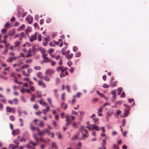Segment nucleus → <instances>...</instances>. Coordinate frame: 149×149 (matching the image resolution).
I'll list each match as a JSON object with an SVG mask.
<instances>
[{"label":"nucleus","mask_w":149,"mask_h":149,"mask_svg":"<svg viewBox=\"0 0 149 149\" xmlns=\"http://www.w3.org/2000/svg\"><path fill=\"white\" fill-rule=\"evenodd\" d=\"M80 130L82 132V136L81 139L82 140L85 139L87 137H88V132L87 130L85 129L83 127H81L80 128Z\"/></svg>","instance_id":"1"},{"label":"nucleus","mask_w":149,"mask_h":149,"mask_svg":"<svg viewBox=\"0 0 149 149\" xmlns=\"http://www.w3.org/2000/svg\"><path fill=\"white\" fill-rule=\"evenodd\" d=\"M65 118V121L66 122V125L68 126L72 122V120H74L75 118V117L74 116H72L71 115L67 114Z\"/></svg>","instance_id":"2"},{"label":"nucleus","mask_w":149,"mask_h":149,"mask_svg":"<svg viewBox=\"0 0 149 149\" xmlns=\"http://www.w3.org/2000/svg\"><path fill=\"white\" fill-rule=\"evenodd\" d=\"M6 112L8 113H14L16 111L15 109V108L10 107L8 106L6 107Z\"/></svg>","instance_id":"3"},{"label":"nucleus","mask_w":149,"mask_h":149,"mask_svg":"<svg viewBox=\"0 0 149 149\" xmlns=\"http://www.w3.org/2000/svg\"><path fill=\"white\" fill-rule=\"evenodd\" d=\"M47 55L45 53L42 54V57L44 60L42 62L47 63L50 61L51 60L47 57Z\"/></svg>","instance_id":"4"},{"label":"nucleus","mask_w":149,"mask_h":149,"mask_svg":"<svg viewBox=\"0 0 149 149\" xmlns=\"http://www.w3.org/2000/svg\"><path fill=\"white\" fill-rule=\"evenodd\" d=\"M54 71L52 69H48L46 70L45 74H46L51 75L54 74Z\"/></svg>","instance_id":"5"},{"label":"nucleus","mask_w":149,"mask_h":149,"mask_svg":"<svg viewBox=\"0 0 149 149\" xmlns=\"http://www.w3.org/2000/svg\"><path fill=\"white\" fill-rule=\"evenodd\" d=\"M26 20L28 23L31 24L32 22L33 18L31 16H27L26 18Z\"/></svg>","instance_id":"6"},{"label":"nucleus","mask_w":149,"mask_h":149,"mask_svg":"<svg viewBox=\"0 0 149 149\" xmlns=\"http://www.w3.org/2000/svg\"><path fill=\"white\" fill-rule=\"evenodd\" d=\"M37 35V33L36 32L32 36L30 37V41L31 42H32L34 40H35L36 39Z\"/></svg>","instance_id":"7"},{"label":"nucleus","mask_w":149,"mask_h":149,"mask_svg":"<svg viewBox=\"0 0 149 149\" xmlns=\"http://www.w3.org/2000/svg\"><path fill=\"white\" fill-rule=\"evenodd\" d=\"M19 130L17 129L16 130H13L12 134L13 135H16L19 134Z\"/></svg>","instance_id":"8"},{"label":"nucleus","mask_w":149,"mask_h":149,"mask_svg":"<svg viewBox=\"0 0 149 149\" xmlns=\"http://www.w3.org/2000/svg\"><path fill=\"white\" fill-rule=\"evenodd\" d=\"M92 129L93 130H95L97 131H99L100 130V127L98 126H96L94 124L93 125Z\"/></svg>","instance_id":"9"},{"label":"nucleus","mask_w":149,"mask_h":149,"mask_svg":"<svg viewBox=\"0 0 149 149\" xmlns=\"http://www.w3.org/2000/svg\"><path fill=\"white\" fill-rule=\"evenodd\" d=\"M42 72H38L37 74V76L40 79H42L43 77V76L42 75Z\"/></svg>","instance_id":"10"},{"label":"nucleus","mask_w":149,"mask_h":149,"mask_svg":"<svg viewBox=\"0 0 149 149\" xmlns=\"http://www.w3.org/2000/svg\"><path fill=\"white\" fill-rule=\"evenodd\" d=\"M18 146H16L13 144H10L9 148L10 149H15L18 148Z\"/></svg>","instance_id":"11"},{"label":"nucleus","mask_w":149,"mask_h":149,"mask_svg":"<svg viewBox=\"0 0 149 149\" xmlns=\"http://www.w3.org/2000/svg\"><path fill=\"white\" fill-rule=\"evenodd\" d=\"M36 94L37 95V97L41 98L42 97V95L40 91H36Z\"/></svg>","instance_id":"12"},{"label":"nucleus","mask_w":149,"mask_h":149,"mask_svg":"<svg viewBox=\"0 0 149 149\" xmlns=\"http://www.w3.org/2000/svg\"><path fill=\"white\" fill-rule=\"evenodd\" d=\"M15 33V31L14 30L10 31L9 32L8 35L10 36H12Z\"/></svg>","instance_id":"13"},{"label":"nucleus","mask_w":149,"mask_h":149,"mask_svg":"<svg viewBox=\"0 0 149 149\" xmlns=\"http://www.w3.org/2000/svg\"><path fill=\"white\" fill-rule=\"evenodd\" d=\"M39 103L40 104L42 105L43 106H47V104L46 102L42 101L41 100H39Z\"/></svg>","instance_id":"14"},{"label":"nucleus","mask_w":149,"mask_h":149,"mask_svg":"<svg viewBox=\"0 0 149 149\" xmlns=\"http://www.w3.org/2000/svg\"><path fill=\"white\" fill-rule=\"evenodd\" d=\"M103 142L102 143V145L103 147V148L104 149H106V148L104 146L106 144V140L104 139L102 140Z\"/></svg>","instance_id":"15"},{"label":"nucleus","mask_w":149,"mask_h":149,"mask_svg":"<svg viewBox=\"0 0 149 149\" xmlns=\"http://www.w3.org/2000/svg\"><path fill=\"white\" fill-rule=\"evenodd\" d=\"M49 106H47L45 109H42V111L43 112V113L45 114H46V112L49 111Z\"/></svg>","instance_id":"16"},{"label":"nucleus","mask_w":149,"mask_h":149,"mask_svg":"<svg viewBox=\"0 0 149 149\" xmlns=\"http://www.w3.org/2000/svg\"><path fill=\"white\" fill-rule=\"evenodd\" d=\"M78 136H79L78 134H76L75 135L72 137L71 138V139L72 140H74L75 139H76L78 138Z\"/></svg>","instance_id":"17"},{"label":"nucleus","mask_w":149,"mask_h":149,"mask_svg":"<svg viewBox=\"0 0 149 149\" xmlns=\"http://www.w3.org/2000/svg\"><path fill=\"white\" fill-rule=\"evenodd\" d=\"M125 108L124 109V111H129L130 110V107L128 106L126 104H125L124 105Z\"/></svg>","instance_id":"18"},{"label":"nucleus","mask_w":149,"mask_h":149,"mask_svg":"<svg viewBox=\"0 0 149 149\" xmlns=\"http://www.w3.org/2000/svg\"><path fill=\"white\" fill-rule=\"evenodd\" d=\"M117 84V82L116 81H113L111 84V86L112 87H115Z\"/></svg>","instance_id":"19"},{"label":"nucleus","mask_w":149,"mask_h":149,"mask_svg":"<svg viewBox=\"0 0 149 149\" xmlns=\"http://www.w3.org/2000/svg\"><path fill=\"white\" fill-rule=\"evenodd\" d=\"M25 27V25L24 24L22 25L19 27L18 28V31H20L22 30V29L24 28Z\"/></svg>","instance_id":"20"},{"label":"nucleus","mask_w":149,"mask_h":149,"mask_svg":"<svg viewBox=\"0 0 149 149\" xmlns=\"http://www.w3.org/2000/svg\"><path fill=\"white\" fill-rule=\"evenodd\" d=\"M22 74L23 75H24L26 77H28L30 75L29 74H26V72L25 70L22 71Z\"/></svg>","instance_id":"21"},{"label":"nucleus","mask_w":149,"mask_h":149,"mask_svg":"<svg viewBox=\"0 0 149 149\" xmlns=\"http://www.w3.org/2000/svg\"><path fill=\"white\" fill-rule=\"evenodd\" d=\"M33 137L36 140L37 143H38V141H39V139L36 136V135L35 134H33Z\"/></svg>","instance_id":"22"},{"label":"nucleus","mask_w":149,"mask_h":149,"mask_svg":"<svg viewBox=\"0 0 149 149\" xmlns=\"http://www.w3.org/2000/svg\"><path fill=\"white\" fill-rule=\"evenodd\" d=\"M45 133V132L44 131V130H42L41 132H39L38 133V134L39 136L43 135Z\"/></svg>","instance_id":"23"},{"label":"nucleus","mask_w":149,"mask_h":149,"mask_svg":"<svg viewBox=\"0 0 149 149\" xmlns=\"http://www.w3.org/2000/svg\"><path fill=\"white\" fill-rule=\"evenodd\" d=\"M44 79L46 81L48 82L50 81V78L47 76H46L45 77Z\"/></svg>","instance_id":"24"},{"label":"nucleus","mask_w":149,"mask_h":149,"mask_svg":"<svg viewBox=\"0 0 149 149\" xmlns=\"http://www.w3.org/2000/svg\"><path fill=\"white\" fill-rule=\"evenodd\" d=\"M52 149L54 148H57L56 145L55 143L53 142L52 143Z\"/></svg>","instance_id":"25"},{"label":"nucleus","mask_w":149,"mask_h":149,"mask_svg":"<svg viewBox=\"0 0 149 149\" xmlns=\"http://www.w3.org/2000/svg\"><path fill=\"white\" fill-rule=\"evenodd\" d=\"M7 31V29L5 28L1 30V32L2 33L5 34Z\"/></svg>","instance_id":"26"},{"label":"nucleus","mask_w":149,"mask_h":149,"mask_svg":"<svg viewBox=\"0 0 149 149\" xmlns=\"http://www.w3.org/2000/svg\"><path fill=\"white\" fill-rule=\"evenodd\" d=\"M81 54L80 52H77L75 54V56L76 57H79L81 56Z\"/></svg>","instance_id":"27"},{"label":"nucleus","mask_w":149,"mask_h":149,"mask_svg":"<svg viewBox=\"0 0 149 149\" xmlns=\"http://www.w3.org/2000/svg\"><path fill=\"white\" fill-rule=\"evenodd\" d=\"M30 125V128L31 130H33L36 129V127H35L34 126L32 123H31Z\"/></svg>","instance_id":"28"},{"label":"nucleus","mask_w":149,"mask_h":149,"mask_svg":"<svg viewBox=\"0 0 149 149\" xmlns=\"http://www.w3.org/2000/svg\"><path fill=\"white\" fill-rule=\"evenodd\" d=\"M93 119L94 120V123H95L96 124H98L99 123L98 118H94Z\"/></svg>","instance_id":"29"},{"label":"nucleus","mask_w":149,"mask_h":149,"mask_svg":"<svg viewBox=\"0 0 149 149\" xmlns=\"http://www.w3.org/2000/svg\"><path fill=\"white\" fill-rule=\"evenodd\" d=\"M123 89L122 88H120L118 89V95H120Z\"/></svg>","instance_id":"30"},{"label":"nucleus","mask_w":149,"mask_h":149,"mask_svg":"<svg viewBox=\"0 0 149 149\" xmlns=\"http://www.w3.org/2000/svg\"><path fill=\"white\" fill-rule=\"evenodd\" d=\"M13 101L14 102V103L15 104H18V100L17 98H15L13 99Z\"/></svg>","instance_id":"31"},{"label":"nucleus","mask_w":149,"mask_h":149,"mask_svg":"<svg viewBox=\"0 0 149 149\" xmlns=\"http://www.w3.org/2000/svg\"><path fill=\"white\" fill-rule=\"evenodd\" d=\"M54 92L55 95L56 97H57L58 96V95L57 93V89H55L54 90Z\"/></svg>","instance_id":"32"},{"label":"nucleus","mask_w":149,"mask_h":149,"mask_svg":"<svg viewBox=\"0 0 149 149\" xmlns=\"http://www.w3.org/2000/svg\"><path fill=\"white\" fill-rule=\"evenodd\" d=\"M62 68H63V66L57 67L56 68V70L58 72H59L61 71Z\"/></svg>","instance_id":"33"},{"label":"nucleus","mask_w":149,"mask_h":149,"mask_svg":"<svg viewBox=\"0 0 149 149\" xmlns=\"http://www.w3.org/2000/svg\"><path fill=\"white\" fill-rule=\"evenodd\" d=\"M19 120L20 122V126H24V124L22 119V118H20Z\"/></svg>","instance_id":"34"},{"label":"nucleus","mask_w":149,"mask_h":149,"mask_svg":"<svg viewBox=\"0 0 149 149\" xmlns=\"http://www.w3.org/2000/svg\"><path fill=\"white\" fill-rule=\"evenodd\" d=\"M29 65H23L22 66L21 68L22 69H25L26 68H27L28 67H29Z\"/></svg>","instance_id":"35"},{"label":"nucleus","mask_w":149,"mask_h":149,"mask_svg":"<svg viewBox=\"0 0 149 149\" xmlns=\"http://www.w3.org/2000/svg\"><path fill=\"white\" fill-rule=\"evenodd\" d=\"M78 49V47L76 46H74L73 47V50L74 52H76L77 51Z\"/></svg>","instance_id":"36"},{"label":"nucleus","mask_w":149,"mask_h":149,"mask_svg":"<svg viewBox=\"0 0 149 149\" xmlns=\"http://www.w3.org/2000/svg\"><path fill=\"white\" fill-rule=\"evenodd\" d=\"M57 134L58 135V139H61L62 138V136L60 132H57Z\"/></svg>","instance_id":"37"},{"label":"nucleus","mask_w":149,"mask_h":149,"mask_svg":"<svg viewBox=\"0 0 149 149\" xmlns=\"http://www.w3.org/2000/svg\"><path fill=\"white\" fill-rule=\"evenodd\" d=\"M20 44V42L18 41H17L15 43V45L16 47H18Z\"/></svg>","instance_id":"38"},{"label":"nucleus","mask_w":149,"mask_h":149,"mask_svg":"<svg viewBox=\"0 0 149 149\" xmlns=\"http://www.w3.org/2000/svg\"><path fill=\"white\" fill-rule=\"evenodd\" d=\"M112 94L113 95V97H116V92L115 91H112Z\"/></svg>","instance_id":"39"},{"label":"nucleus","mask_w":149,"mask_h":149,"mask_svg":"<svg viewBox=\"0 0 149 149\" xmlns=\"http://www.w3.org/2000/svg\"><path fill=\"white\" fill-rule=\"evenodd\" d=\"M31 95H32V97L31 99V102H33V101H34L35 100V96L33 94H32Z\"/></svg>","instance_id":"40"},{"label":"nucleus","mask_w":149,"mask_h":149,"mask_svg":"<svg viewBox=\"0 0 149 149\" xmlns=\"http://www.w3.org/2000/svg\"><path fill=\"white\" fill-rule=\"evenodd\" d=\"M102 87L104 88H108L109 87V86L108 84H103V85L102 86Z\"/></svg>","instance_id":"41"},{"label":"nucleus","mask_w":149,"mask_h":149,"mask_svg":"<svg viewBox=\"0 0 149 149\" xmlns=\"http://www.w3.org/2000/svg\"><path fill=\"white\" fill-rule=\"evenodd\" d=\"M10 120L12 121H14L15 120V118L13 116H10Z\"/></svg>","instance_id":"42"},{"label":"nucleus","mask_w":149,"mask_h":149,"mask_svg":"<svg viewBox=\"0 0 149 149\" xmlns=\"http://www.w3.org/2000/svg\"><path fill=\"white\" fill-rule=\"evenodd\" d=\"M54 51V50L52 49H50L48 51V53L51 54L52 53H53Z\"/></svg>","instance_id":"43"},{"label":"nucleus","mask_w":149,"mask_h":149,"mask_svg":"<svg viewBox=\"0 0 149 149\" xmlns=\"http://www.w3.org/2000/svg\"><path fill=\"white\" fill-rule=\"evenodd\" d=\"M72 125L74 128H77V125L75 122H72Z\"/></svg>","instance_id":"44"},{"label":"nucleus","mask_w":149,"mask_h":149,"mask_svg":"<svg viewBox=\"0 0 149 149\" xmlns=\"http://www.w3.org/2000/svg\"><path fill=\"white\" fill-rule=\"evenodd\" d=\"M14 142L17 145L16 146H18H18L19 144V142L18 141H17V140H14Z\"/></svg>","instance_id":"45"},{"label":"nucleus","mask_w":149,"mask_h":149,"mask_svg":"<svg viewBox=\"0 0 149 149\" xmlns=\"http://www.w3.org/2000/svg\"><path fill=\"white\" fill-rule=\"evenodd\" d=\"M29 143H30V144H32V145H33V146H36V145L37 144V143H35L33 142V141H30Z\"/></svg>","instance_id":"46"},{"label":"nucleus","mask_w":149,"mask_h":149,"mask_svg":"<svg viewBox=\"0 0 149 149\" xmlns=\"http://www.w3.org/2000/svg\"><path fill=\"white\" fill-rule=\"evenodd\" d=\"M34 68L36 70H40L41 69V68L40 66H35L34 67Z\"/></svg>","instance_id":"47"},{"label":"nucleus","mask_w":149,"mask_h":149,"mask_svg":"<svg viewBox=\"0 0 149 149\" xmlns=\"http://www.w3.org/2000/svg\"><path fill=\"white\" fill-rule=\"evenodd\" d=\"M125 111V112L124 113V115L125 116H127V115L129 114V111Z\"/></svg>","instance_id":"48"},{"label":"nucleus","mask_w":149,"mask_h":149,"mask_svg":"<svg viewBox=\"0 0 149 149\" xmlns=\"http://www.w3.org/2000/svg\"><path fill=\"white\" fill-rule=\"evenodd\" d=\"M49 45L50 47H55V45L52 42H50Z\"/></svg>","instance_id":"49"},{"label":"nucleus","mask_w":149,"mask_h":149,"mask_svg":"<svg viewBox=\"0 0 149 149\" xmlns=\"http://www.w3.org/2000/svg\"><path fill=\"white\" fill-rule=\"evenodd\" d=\"M42 36L40 34H39L38 35V40L39 41H41V40Z\"/></svg>","instance_id":"50"},{"label":"nucleus","mask_w":149,"mask_h":149,"mask_svg":"<svg viewBox=\"0 0 149 149\" xmlns=\"http://www.w3.org/2000/svg\"><path fill=\"white\" fill-rule=\"evenodd\" d=\"M73 56V54L72 53H71L70 55H68L67 58H72Z\"/></svg>","instance_id":"51"},{"label":"nucleus","mask_w":149,"mask_h":149,"mask_svg":"<svg viewBox=\"0 0 149 149\" xmlns=\"http://www.w3.org/2000/svg\"><path fill=\"white\" fill-rule=\"evenodd\" d=\"M7 61L10 63H12L13 61L12 57H9V59L7 60Z\"/></svg>","instance_id":"52"},{"label":"nucleus","mask_w":149,"mask_h":149,"mask_svg":"<svg viewBox=\"0 0 149 149\" xmlns=\"http://www.w3.org/2000/svg\"><path fill=\"white\" fill-rule=\"evenodd\" d=\"M65 94L64 93L62 94L61 95V99L62 100H65Z\"/></svg>","instance_id":"53"},{"label":"nucleus","mask_w":149,"mask_h":149,"mask_svg":"<svg viewBox=\"0 0 149 149\" xmlns=\"http://www.w3.org/2000/svg\"><path fill=\"white\" fill-rule=\"evenodd\" d=\"M39 141L41 142H42L45 143L46 142V141H45L44 139L41 138H40V139H39Z\"/></svg>","instance_id":"54"},{"label":"nucleus","mask_w":149,"mask_h":149,"mask_svg":"<svg viewBox=\"0 0 149 149\" xmlns=\"http://www.w3.org/2000/svg\"><path fill=\"white\" fill-rule=\"evenodd\" d=\"M51 20L52 19L51 18H48L46 19V21L47 23H49L51 22Z\"/></svg>","instance_id":"55"},{"label":"nucleus","mask_w":149,"mask_h":149,"mask_svg":"<svg viewBox=\"0 0 149 149\" xmlns=\"http://www.w3.org/2000/svg\"><path fill=\"white\" fill-rule=\"evenodd\" d=\"M9 25L10 24L9 22H6L4 25V26L5 27V28H6L7 29V28L9 26Z\"/></svg>","instance_id":"56"},{"label":"nucleus","mask_w":149,"mask_h":149,"mask_svg":"<svg viewBox=\"0 0 149 149\" xmlns=\"http://www.w3.org/2000/svg\"><path fill=\"white\" fill-rule=\"evenodd\" d=\"M21 99L22 101L24 102H26V100L24 99V97L23 96H21Z\"/></svg>","instance_id":"57"},{"label":"nucleus","mask_w":149,"mask_h":149,"mask_svg":"<svg viewBox=\"0 0 149 149\" xmlns=\"http://www.w3.org/2000/svg\"><path fill=\"white\" fill-rule=\"evenodd\" d=\"M27 72L28 73L30 74L32 72V70L31 68H28L27 70Z\"/></svg>","instance_id":"58"},{"label":"nucleus","mask_w":149,"mask_h":149,"mask_svg":"<svg viewBox=\"0 0 149 149\" xmlns=\"http://www.w3.org/2000/svg\"><path fill=\"white\" fill-rule=\"evenodd\" d=\"M113 147L114 149H119L118 146L116 144L113 145Z\"/></svg>","instance_id":"59"},{"label":"nucleus","mask_w":149,"mask_h":149,"mask_svg":"<svg viewBox=\"0 0 149 149\" xmlns=\"http://www.w3.org/2000/svg\"><path fill=\"white\" fill-rule=\"evenodd\" d=\"M126 120L125 119H123V124H122V126L123 127H124L125 125V123H126Z\"/></svg>","instance_id":"60"},{"label":"nucleus","mask_w":149,"mask_h":149,"mask_svg":"<svg viewBox=\"0 0 149 149\" xmlns=\"http://www.w3.org/2000/svg\"><path fill=\"white\" fill-rule=\"evenodd\" d=\"M103 107H101L98 110V113H102Z\"/></svg>","instance_id":"61"},{"label":"nucleus","mask_w":149,"mask_h":149,"mask_svg":"<svg viewBox=\"0 0 149 149\" xmlns=\"http://www.w3.org/2000/svg\"><path fill=\"white\" fill-rule=\"evenodd\" d=\"M45 41H49L50 40L49 37L47 36V37L45 38Z\"/></svg>","instance_id":"62"},{"label":"nucleus","mask_w":149,"mask_h":149,"mask_svg":"<svg viewBox=\"0 0 149 149\" xmlns=\"http://www.w3.org/2000/svg\"><path fill=\"white\" fill-rule=\"evenodd\" d=\"M121 113V111L120 110H118L116 114H117V117H118V116H119V115L120 114V113Z\"/></svg>","instance_id":"63"},{"label":"nucleus","mask_w":149,"mask_h":149,"mask_svg":"<svg viewBox=\"0 0 149 149\" xmlns=\"http://www.w3.org/2000/svg\"><path fill=\"white\" fill-rule=\"evenodd\" d=\"M74 70V68L73 67H71L69 70L70 72L71 73H72Z\"/></svg>","instance_id":"64"}]
</instances>
